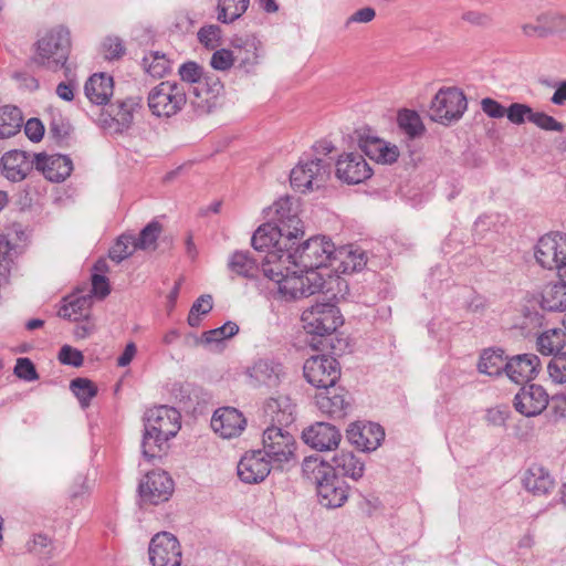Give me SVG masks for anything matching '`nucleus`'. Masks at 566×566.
<instances>
[{"instance_id":"49","label":"nucleus","mask_w":566,"mask_h":566,"mask_svg":"<svg viewBox=\"0 0 566 566\" xmlns=\"http://www.w3.org/2000/svg\"><path fill=\"white\" fill-rule=\"evenodd\" d=\"M134 237L130 234L120 235L115 244L109 249L108 256L112 261L119 263L129 258L134 251Z\"/></svg>"},{"instance_id":"63","label":"nucleus","mask_w":566,"mask_h":566,"mask_svg":"<svg viewBox=\"0 0 566 566\" xmlns=\"http://www.w3.org/2000/svg\"><path fill=\"white\" fill-rule=\"evenodd\" d=\"M24 133L31 142L38 143L43 138L44 125L39 118H30L24 125Z\"/></svg>"},{"instance_id":"54","label":"nucleus","mask_w":566,"mask_h":566,"mask_svg":"<svg viewBox=\"0 0 566 566\" xmlns=\"http://www.w3.org/2000/svg\"><path fill=\"white\" fill-rule=\"evenodd\" d=\"M235 61L233 52L227 49L217 50L210 60V65L217 71H228Z\"/></svg>"},{"instance_id":"28","label":"nucleus","mask_w":566,"mask_h":566,"mask_svg":"<svg viewBox=\"0 0 566 566\" xmlns=\"http://www.w3.org/2000/svg\"><path fill=\"white\" fill-rule=\"evenodd\" d=\"M349 442L363 451L376 450L385 438V431L378 423H352L347 429Z\"/></svg>"},{"instance_id":"61","label":"nucleus","mask_w":566,"mask_h":566,"mask_svg":"<svg viewBox=\"0 0 566 566\" xmlns=\"http://www.w3.org/2000/svg\"><path fill=\"white\" fill-rule=\"evenodd\" d=\"M376 17V11L371 7H365L358 9L353 14H350L345 21V27L348 28L354 23H369Z\"/></svg>"},{"instance_id":"58","label":"nucleus","mask_w":566,"mask_h":566,"mask_svg":"<svg viewBox=\"0 0 566 566\" xmlns=\"http://www.w3.org/2000/svg\"><path fill=\"white\" fill-rule=\"evenodd\" d=\"M565 17L556 12H547L537 17V22L542 25L549 27L547 35L554 32L564 31Z\"/></svg>"},{"instance_id":"57","label":"nucleus","mask_w":566,"mask_h":566,"mask_svg":"<svg viewBox=\"0 0 566 566\" xmlns=\"http://www.w3.org/2000/svg\"><path fill=\"white\" fill-rule=\"evenodd\" d=\"M14 374L20 379L27 381L36 380L39 378L34 364L27 357L17 359Z\"/></svg>"},{"instance_id":"25","label":"nucleus","mask_w":566,"mask_h":566,"mask_svg":"<svg viewBox=\"0 0 566 566\" xmlns=\"http://www.w3.org/2000/svg\"><path fill=\"white\" fill-rule=\"evenodd\" d=\"M35 169L52 182L64 181L73 170V163L65 155L35 154Z\"/></svg>"},{"instance_id":"39","label":"nucleus","mask_w":566,"mask_h":566,"mask_svg":"<svg viewBox=\"0 0 566 566\" xmlns=\"http://www.w3.org/2000/svg\"><path fill=\"white\" fill-rule=\"evenodd\" d=\"M22 125V112L17 106L6 105L0 108V139L17 135Z\"/></svg>"},{"instance_id":"24","label":"nucleus","mask_w":566,"mask_h":566,"mask_svg":"<svg viewBox=\"0 0 566 566\" xmlns=\"http://www.w3.org/2000/svg\"><path fill=\"white\" fill-rule=\"evenodd\" d=\"M339 430L327 422H316L302 433L303 441L318 451L333 450L340 441Z\"/></svg>"},{"instance_id":"51","label":"nucleus","mask_w":566,"mask_h":566,"mask_svg":"<svg viewBox=\"0 0 566 566\" xmlns=\"http://www.w3.org/2000/svg\"><path fill=\"white\" fill-rule=\"evenodd\" d=\"M533 113L534 109L527 104L512 103L507 107L506 117L514 125H523L525 122L531 123Z\"/></svg>"},{"instance_id":"45","label":"nucleus","mask_w":566,"mask_h":566,"mask_svg":"<svg viewBox=\"0 0 566 566\" xmlns=\"http://www.w3.org/2000/svg\"><path fill=\"white\" fill-rule=\"evenodd\" d=\"M163 224L154 220L149 222L139 233L138 238L134 237V249L155 250L157 248V239L163 232Z\"/></svg>"},{"instance_id":"20","label":"nucleus","mask_w":566,"mask_h":566,"mask_svg":"<svg viewBox=\"0 0 566 566\" xmlns=\"http://www.w3.org/2000/svg\"><path fill=\"white\" fill-rule=\"evenodd\" d=\"M179 75L184 82L195 84L192 88L193 98L190 101L193 111L198 115L210 113L212 103L209 97H202L203 69L196 62L189 61L179 67Z\"/></svg>"},{"instance_id":"19","label":"nucleus","mask_w":566,"mask_h":566,"mask_svg":"<svg viewBox=\"0 0 566 566\" xmlns=\"http://www.w3.org/2000/svg\"><path fill=\"white\" fill-rule=\"evenodd\" d=\"M292 250L293 245L287 247V243L284 244V249L269 250L262 262L260 272H262L265 277L279 284L286 273L291 272V265L295 266Z\"/></svg>"},{"instance_id":"7","label":"nucleus","mask_w":566,"mask_h":566,"mask_svg":"<svg viewBox=\"0 0 566 566\" xmlns=\"http://www.w3.org/2000/svg\"><path fill=\"white\" fill-rule=\"evenodd\" d=\"M147 99L154 115L170 117L186 105L187 93L184 84L165 81L149 92Z\"/></svg>"},{"instance_id":"32","label":"nucleus","mask_w":566,"mask_h":566,"mask_svg":"<svg viewBox=\"0 0 566 566\" xmlns=\"http://www.w3.org/2000/svg\"><path fill=\"white\" fill-rule=\"evenodd\" d=\"M337 476L359 480L365 471V463L350 451H340L332 459V464H326Z\"/></svg>"},{"instance_id":"33","label":"nucleus","mask_w":566,"mask_h":566,"mask_svg":"<svg viewBox=\"0 0 566 566\" xmlns=\"http://www.w3.org/2000/svg\"><path fill=\"white\" fill-rule=\"evenodd\" d=\"M248 374L253 379L254 385L275 388L281 381L282 367L280 364L260 359L248 369Z\"/></svg>"},{"instance_id":"48","label":"nucleus","mask_w":566,"mask_h":566,"mask_svg":"<svg viewBox=\"0 0 566 566\" xmlns=\"http://www.w3.org/2000/svg\"><path fill=\"white\" fill-rule=\"evenodd\" d=\"M239 332V326L234 322H227L222 326L205 332L202 335V339H199L197 336L192 335L195 344H199L200 342H205L207 344L218 343L223 339H228L233 337Z\"/></svg>"},{"instance_id":"14","label":"nucleus","mask_w":566,"mask_h":566,"mask_svg":"<svg viewBox=\"0 0 566 566\" xmlns=\"http://www.w3.org/2000/svg\"><path fill=\"white\" fill-rule=\"evenodd\" d=\"M332 165L324 159H313L292 169V187L301 191L319 189L331 177Z\"/></svg>"},{"instance_id":"29","label":"nucleus","mask_w":566,"mask_h":566,"mask_svg":"<svg viewBox=\"0 0 566 566\" xmlns=\"http://www.w3.org/2000/svg\"><path fill=\"white\" fill-rule=\"evenodd\" d=\"M541 360L535 354H521L506 361L505 373L507 377L516 382H528L536 377L539 371Z\"/></svg>"},{"instance_id":"23","label":"nucleus","mask_w":566,"mask_h":566,"mask_svg":"<svg viewBox=\"0 0 566 566\" xmlns=\"http://www.w3.org/2000/svg\"><path fill=\"white\" fill-rule=\"evenodd\" d=\"M358 146L367 157L378 164L391 165L400 155L396 145L369 134L359 135Z\"/></svg>"},{"instance_id":"60","label":"nucleus","mask_w":566,"mask_h":566,"mask_svg":"<svg viewBox=\"0 0 566 566\" xmlns=\"http://www.w3.org/2000/svg\"><path fill=\"white\" fill-rule=\"evenodd\" d=\"M202 97H209L212 103V107L214 106V97L219 94L222 88V84L219 78L210 75H203L202 80Z\"/></svg>"},{"instance_id":"26","label":"nucleus","mask_w":566,"mask_h":566,"mask_svg":"<svg viewBox=\"0 0 566 566\" xmlns=\"http://www.w3.org/2000/svg\"><path fill=\"white\" fill-rule=\"evenodd\" d=\"M271 463L260 450L245 453L238 463V475L245 483H259L269 475Z\"/></svg>"},{"instance_id":"21","label":"nucleus","mask_w":566,"mask_h":566,"mask_svg":"<svg viewBox=\"0 0 566 566\" xmlns=\"http://www.w3.org/2000/svg\"><path fill=\"white\" fill-rule=\"evenodd\" d=\"M548 405V394L539 385L524 386L514 397L516 411L526 417L542 413Z\"/></svg>"},{"instance_id":"55","label":"nucleus","mask_w":566,"mask_h":566,"mask_svg":"<svg viewBox=\"0 0 566 566\" xmlns=\"http://www.w3.org/2000/svg\"><path fill=\"white\" fill-rule=\"evenodd\" d=\"M59 360L63 365L81 367L84 363V356L81 350L70 345H63L59 352Z\"/></svg>"},{"instance_id":"27","label":"nucleus","mask_w":566,"mask_h":566,"mask_svg":"<svg viewBox=\"0 0 566 566\" xmlns=\"http://www.w3.org/2000/svg\"><path fill=\"white\" fill-rule=\"evenodd\" d=\"M348 392L344 388L331 387L323 389L315 396L317 408L333 419H343L346 417L350 407L347 399Z\"/></svg>"},{"instance_id":"12","label":"nucleus","mask_w":566,"mask_h":566,"mask_svg":"<svg viewBox=\"0 0 566 566\" xmlns=\"http://www.w3.org/2000/svg\"><path fill=\"white\" fill-rule=\"evenodd\" d=\"M272 223L282 228L286 241L298 240L304 237V226L298 218L297 201L291 197H282L269 208Z\"/></svg>"},{"instance_id":"46","label":"nucleus","mask_w":566,"mask_h":566,"mask_svg":"<svg viewBox=\"0 0 566 566\" xmlns=\"http://www.w3.org/2000/svg\"><path fill=\"white\" fill-rule=\"evenodd\" d=\"M70 389L83 408L88 407L91 400L97 395L96 385L88 378L78 377L71 380Z\"/></svg>"},{"instance_id":"40","label":"nucleus","mask_w":566,"mask_h":566,"mask_svg":"<svg viewBox=\"0 0 566 566\" xmlns=\"http://www.w3.org/2000/svg\"><path fill=\"white\" fill-rule=\"evenodd\" d=\"M566 345V334L560 328H552L542 333L537 338V348L541 354L554 356L563 353L562 349Z\"/></svg>"},{"instance_id":"8","label":"nucleus","mask_w":566,"mask_h":566,"mask_svg":"<svg viewBox=\"0 0 566 566\" xmlns=\"http://www.w3.org/2000/svg\"><path fill=\"white\" fill-rule=\"evenodd\" d=\"M143 107L140 96H128L123 99H116L104 109L99 117V125L114 134H122L127 130L133 122L134 114Z\"/></svg>"},{"instance_id":"50","label":"nucleus","mask_w":566,"mask_h":566,"mask_svg":"<svg viewBox=\"0 0 566 566\" xmlns=\"http://www.w3.org/2000/svg\"><path fill=\"white\" fill-rule=\"evenodd\" d=\"M197 35L205 48L213 50L221 44L222 30L217 24L203 25L199 29Z\"/></svg>"},{"instance_id":"9","label":"nucleus","mask_w":566,"mask_h":566,"mask_svg":"<svg viewBox=\"0 0 566 566\" xmlns=\"http://www.w3.org/2000/svg\"><path fill=\"white\" fill-rule=\"evenodd\" d=\"M284 427L271 424L263 431V454L272 463L282 464L294 459L296 441Z\"/></svg>"},{"instance_id":"36","label":"nucleus","mask_w":566,"mask_h":566,"mask_svg":"<svg viewBox=\"0 0 566 566\" xmlns=\"http://www.w3.org/2000/svg\"><path fill=\"white\" fill-rule=\"evenodd\" d=\"M228 269L233 275L248 280L256 279L260 273L258 262L248 251L233 252L228 260Z\"/></svg>"},{"instance_id":"59","label":"nucleus","mask_w":566,"mask_h":566,"mask_svg":"<svg viewBox=\"0 0 566 566\" xmlns=\"http://www.w3.org/2000/svg\"><path fill=\"white\" fill-rule=\"evenodd\" d=\"M481 108L490 118L499 119L506 116L507 113V108L491 97H485L481 101Z\"/></svg>"},{"instance_id":"35","label":"nucleus","mask_w":566,"mask_h":566,"mask_svg":"<svg viewBox=\"0 0 566 566\" xmlns=\"http://www.w3.org/2000/svg\"><path fill=\"white\" fill-rule=\"evenodd\" d=\"M523 485L534 495L547 494L554 488V480L542 465H531L523 478Z\"/></svg>"},{"instance_id":"42","label":"nucleus","mask_w":566,"mask_h":566,"mask_svg":"<svg viewBox=\"0 0 566 566\" xmlns=\"http://www.w3.org/2000/svg\"><path fill=\"white\" fill-rule=\"evenodd\" d=\"M502 349H485L479 360L478 369L489 376H499L505 371L506 360Z\"/></svg>"},{"instance_id":"13","label":"nucleus","mask_w":566,"mask_h":566,"mask_svg":"<svg viewBox=\"0 0 566 566\" xmlns=\"http://www.w3.org/2000/svg\"><path fill=\"white\" fill-rule=\"evenodd\" d=\"M305 379L318 389L334 387L340 377L339 363L329 355H316L305 360L303 366Z\"/></svg>"},{"instance_id":"64","label":"nucleus","mask_w":566,"mask_h":566,"mask_svg":"<svg viewBox=\"0 0 566 566\" xmlns=\"http://www.w3.org/2000/svg\"><path fill=\"white\" fill-rule=\"evenodd\" d=\"M92 293L101 298L106 297L111 293V287L106 276L98 273H94L92 275Z\"/></svg>"},{"instance_id":"34","label":"nucleus","mask_w":566,"mask_h":566,"mask_svg":"<svg viewBox=\"0 0 566 566\" xmlns=\"http://www.w3.org/2000/svg\"><path fill=\"white\" fill-rule=\"evenodd\" d=\"M114 82L112 76L104 73L92 75L84 86L86 97L96 105H105L113 95Z\"/></svg>"},{"instance_id":"22","label":"nucleus","mask_w":566,"mask_h":566,"mask_svg":"<svg viewBox=\"0 0 566 566\" xmlns=\"http://www.w3.org/2000/svg\"><path fill=\"white\" fill-rule=\"evenodd\" d=\"M245 418L235 408L223 407L214 411L211 418V428L223 439L238 437L245 427Z\"/></svg>"},{"instance_id":"17","label":"nucleus","mask_w":566,"mask_h":566,"mask_svg":"<svg viewBox=\"0 0 566 566\" xmlns=\"http://www.w3.org/2000/svg\"><path fill=\"white\" fill-rule=\"evenodd\" d=\"M336 177L347 185H357L370 178L373 170L363 155L346 153L336 161Z\"/></svg>"},{"instance_id":"16","label":"nucleus","mask_w":566,"mask_h":566,"mask_svg":"<svg viewBox=\"0 0 566 566\" xmlns=\"http://www.w3.org/2000/svg\"><path fill=\"white\" fill-rule=\"evenodd\" d=\"M138 491L143 501L156 505L169 499L174 491V481L167 472L155 470L146 474Z\"/></svg>"},{"instance_id":"62","label":"nucleus","mask_w":566,"mask_h":566,"mask_svg":"<svg viewBox=\"0 0 566 566\" xmlns=\"http://www.w3.org/2000/svg\"><path fill=\"white\" fill-rule=\"evenodd\" d=\"M52 545L51 538L46 535L38 534L34 535L31 541L28 542V549L34 554H48Z\"/></svg>"},{"instance_id":"52","label":"nucleus","mask_w":566,"mask_h":566,"mask_svg":"<svg viewBox=\"0 0 566 566\" xmlns=\"http://www.w3.org/2000/svg\"><path fill=\"white\" fill-rule=\"evenodd\" d=\"M547 370L554 382H566V353L555 354L547 365Z\"/></svg>"},{"instance_id":"43","label":"nucleus","mask_w":566,"mask_h":566,"mask_svg":"<svg viewBox=\"0 0 566 566\" xmlns=\"http://www.w3.org/2000/svg\"><path fill=\"white\" fill-rule=\"evenodd\" d=\"M397 123L399 128L411 139L420 137L426 130L421 117L416 111L407 108L399 111Z\"/></svg>"},{"instance_id":"38","label":"nucleus","mask_w":566,"mask_h":566,"mask_svg":"<svg viewBox=\"0 0 566 566\" xmlns=\"http://www.w3.org/2000/svg\"><path fill=\"white\" fill-rule=\"evenodd\" d=\"M541 306L549 312L566 310V283L547 284L542 292Z\"/></svg>"},{"instance_id":"31","label":"nucleus","mask_w":566,"mask_h":566,"mask_svg":"<svg viewBox=\"0 0 566 566\" xmlns=\"http://www.w3.org/2000/svg\"><path fill=\"white\" fill-rule=\"evenodd\" d=\"M335 269L344 274L361 271L367 264V255L364 250L353 245L336 248L334 263Z\"/></svg>"},{"instance_id":"30","label":"nucleus","mask_w":566,"mask_h":566,"mask_svg":"<svg viewBox=\"0 0 566 566\" xmlns=\"http://www.w3.org/2000/svg\"><path fill=\"white\" fill-rule=\"evenodd\" d=\"M252 247L258 251L284 249V244L287 247L295 245L296 240L286 241V237L283 233L282 228L275 226L272 222L261 224L252 235Z\"/></svg>"},{"instance_id":"37","label":"nucleus","mask_w":566,"mask_h":566,"mask_svg":"<svg viewBox=\"0 0 566 566\" xmlns=\"http://www.w3.org/2000/svg\"><path fill=\"white\" fill-rule=\"evenodd\" d=\"M294 407L287 397L270 398L264 405V412L271 418L272 424L287 426L294 421Z\"/></svg>"},{"instance_id":"41","label":"nucleus","mask_w":566,"mask_h":566,"mask_svg":"<svg viewBox=\"0 0 566 566\" xmlns=\"http://www.w3.org/2000/svg\"><path fill=\"white\" fill-rule=\"evenodd\" d=\"M92 306L91 295L80 296L67 304H64L57 315L62 318L78 322L81 319H87L90 317Z\"/></svg>"},{"instance_id":"18","label":"nucleus","mask_w":566,"mask_h":566,"mask_svg":"<svg viewBox=\"0 0 566 566\" xmlns=\"http://www.w3.org/2000/svg\"><path fill=\"white\" fill-rule=\"evenodd\" d=\"M0 168L6 179L11 182H21L35 168V155L32 159L31 155L24 150L6 151L0 159Z\"/></svg>"},{"instance_id":"6","label":"nucleus","mask_w":566,"mask_h":566,"mask_svg":"<svg viewBox=\"0 0 566 566\" xmlns=\"http://www.w3.org/2000/svg\"><path fill=\"white\" fill-rule=\"evenodd\" d=\"M468 107L463 92L457 87L440 88L431 101L428 115L431 120L450 125L459 120Z\"/></svg>"},{"instance_id":"4","label":"nucleus","mask_w":566,"mask_h":566,"mask_svg":"<svg viewBox=\"0 0 566 566\" xmlns=\"http://www.w3.org/2000/svg\"><path fill=\"white\" fill-rule=\"evenodd\" d=\"M70 50V31L65 28L51 30L38 41L34 62L49 70L57 71L65 66Z\"/></svg>"},{"instance_id":"2","label":"nucleus","mask_w":566,"mask_h":566,"mask_svg":"<svg viewBox=\"0 0 566 566\" xmlns=\"http://www.w3.org/2000/svg\"><path fill=\"white\" fill-rule=\"evenodd\" d=\"M303 472L313 473L319 503L327 509L340 507L348 499V486L345 481L332 472L323 460L306 458Z\"/></svg>"},{"instance_id":"5","label":"nucleus","mask_w":566,"mask_h":566,"mask_svg":"<svg viewBox=\"0 0 566 566\" xmlns=\"http://www.w3.org/2000/svg\"><path fill=\"white\" fill-rule=\"evenodd\" d=\"M295 266L304 272L334 265L336 248L326 237H313L296 248L293 247Z\"/></svg>"},{"instance_id":"10","label":"nucleus","mask_w":566,"mask_h":566,"mask_svg":"<svg viewBox=\"0 0 566 566\" xmlns=\"http://www.w3.org/2000/svg\"><path fill=\"white\" fill-rule=\"evenodd\" d=\"M535 259L542 268L557 270L560 276H566V234L543 235L535 247Z\"/></svg>"},{"instance_id":"1","label":"nucleus","mask_w":566,"mask_h":566,"mask_svg":"<svg viewBox=\"0 0 566 566\" xmlns=\"http://www.w3.org/2000/svg\"><path fill=\"white\" fill-rule=\"evenodd\" d=\"M144 421L142 452L150 461L160 457L165 444L180 430V412L172 407L159 406L147 410Z\"/></svg>"},{"instance_id":"11","label":"nucleus","mask_w":566,"mask_h":566,"mask_svg":"<svg viewBox=\"0 0 566 566\" xmlns=\"http://www.w3.org/2000/svg\"><path fill=\"white\" fill-rule=\"evenodd\" d=\"M298 274L296 271L286 273L279 283V292L286 301H295L308 297L319 292L325 280L317 271H307Z\"/></svg>"},{"instance_id":"56","label":"nucleus","mask_w":566,"mask_h":566,"mask_svg":"<svg viewBox=\"0 0 566 566\" xmlns=\"http://www.w3.org/2000/svg\"><path fill=\"white\" fill-rule=\"evenodd\" d=\"M103 50L107 60H118L125 53L124 43L118 36H107L103 42Z\"/></svg>"},{"instance_id":"3","label":"nucleus","mask_w":566,"mask_h":566,"mask_svg":"<svg viewBox=\"0 0 566 566\" xmlns=\"http://www.w3.org/2000/svg\"><path fill=\"white\" fill-rule=\"evenodd\" d=\"M301 321L305 332L312 335L310 345L314 348L324 346L327 337L343 324L338 307L329 303L316 304L305 310L302 313Z\"/></svg>"},{"instance_id":"53","label":"nucleus","mask_w":566,"mask_h":566,"mask_svg":"<svg viewBox=\"0 0 566 566\" xmlns=\"http://www.w3.org/2000/svg\"><path fill=\"white\" fill-rule=\"evenodd\" d=\"M531 123L538 128L547 132H563L564 125L553 116L544 112H535L532 115Z\"/></svg>"},{"instance_id":"15","label":"nucleus","mask_w":566,"mask_h":566,"mask_svg":"<svg viewBox=\"0 0 566 566\" xmlns=\"http://www.w3.org/2000/svg\"><path fill=\"white\" fill-rule=\"evenodd\" d=\"M148 554L153 566L181 565V546L171 533H157L149 543Z\"/></svg>"},{"instance_id":"44","label":"nucleus","mask_w":566,"mask_h":566,"mask_svg":"<svg viewBox=\"0 0 566 566\" xmlns=\"http://www.w3.org/2000/svg\"><path fill=\"white\" fill-rule=\"evenodd\" d=\"M250 0H219L218 20L222 23H232L249 8Z\"/></svg>"},{"instance_id":"47","label":"nucleus","mask_w":566,"mask_h":566,"mask_svg":"<svg viewBox=\"0 0 566 566\" xmlns=\"http://www.w3.org/2000/svg\"><path fill=\"white\" fill-rule=\"evenodd\" d=\"M143 66L146 73L153 77H164L170 71V62L165 54L150 52L143 59Z\"/></svg>"}]
</instances>
